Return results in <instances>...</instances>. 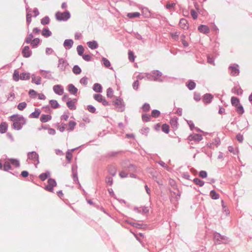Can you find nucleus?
Wrapping results in <instances>:
<instances>
[{
  "mask_svg": "<svg viewBox=\"0 0 252 252\" xmlns=\"http://www.w3.org/2000/svg\"><path fill=\"white\" fill-rule=\"evenodd\" d=\"M28 159L32 160L33 161V163L36 168L37 167V165L39 163V155L35 151H32L28 152L27 154Z\"/></svg>",
  "mask_w": 252,
  "mask_h": 252,
  "instance_id": "3",
  "label": "nucleus"
},
{
  "mask_svg": "<svg viewBox=\"0 0 252 252\" xmlns=\"http://www.w3.org/2000/svg\"><path fill=\"white\" fill-rule=\"evenodd\" d=\"M8 160L10 161V163L11 165L14 166L16 168H18L20 166V161L19 159L17 158H8Z\"/></svg>",
  "mask_w": 252,
  "mask_h": 252,
  "instance_id": "29",
  "label": "nucleus"
},
{
  "mask_svg": "<svg viewBox=\"0 0 252 252\" xmlns=\"http://www.w3.org/2000/svg\"><path fill=\"white\" fill-rule=\"evenodd\" d=\"M77 101L76 99H71L70 98H68V101L66 102L67 106L70 110H74L76 109V106L75 103Z\"/></svg>",
  "mask_w": 252,
  "mask_h": 252,
  "instance_id": "13",
  "label": "nucleus"
},
{
  "mask_svg": "<svg viewBox=\"0 0 252 252\" xmlns=\"http://www.w3.org/2000/svg\"><path fill=\"white\" fill-rule=\"evenodd\" d=\"M22 122H23V121L14 122H13V124L11 125V127L13 129L16 130H21L23 127V126L25 125V124H23Z\"/></svg>",
  "mask_w": 252,
  "mask_h": 252,
  "instance_id": "18",
  "label": "nucleus"
},
{
  "mask_svg": "<svg viewBox=\"0 0 252 252\" xmlns=\"http://www.w3.org/2000/svg\"><path fill=\"white\" fill-rule=\"evenodd\" d=\"M94 100L99 103H101L103 106H108L110 105L108 101L100 94H96L94 95Z\"/></svg>",
  "mask_w": 252,
  "mask_h": 252,
  "instance_id": "8",
  "label": "nucleus"
},
{
  "mask_svg": "<svg viewBox=\"0 0 252 252\" xmlns=\"http://www.w3.org/2000/svg\"><path fill=\"white\" fill-rule=\"evenodd\" d=\"M210 195L212 199L216 200L219 198L220 194L215 190H212L210 192Z\"/></svg>",
  "mask_w": 252,
  "mask_h": 252,
  "instance_id": "42",
  "label": "nucleus"
},
{
  "mask_svg": "<svg viewBox=\"0 0 252 252\" xmlns=\"http://www.w3.org/2000/svg\"><path fill=\"white\" fill-rule=\"evenodd\" d=\"M8 128V124L5 122H2L0 124V133L1 134L5 133Z\"/></svg>",
  "mask_w": 252,
  "mask_h": 252,
  "instance_id": "28",
  "label": "nucleus"
},
{
  "mask_svg": "<svg viewBox=\"0 0 252 252\" xmlns=\"http://www.w3.org/2000/svg\"><path fill=\"white\" fill-rule=\"evenodd\" d=\"M140 14L138 12L128 13L127 14V16L130 19H133L136 17H139Z\"/></svg>",
  "mask_w": 252,
  "mask_h": 252,
  "instance_id": "54",
  "label": "nucleus"
},
{
  "mask_svg": "<svg viewBox=\"0 0 252 252\" xmlns=\"http://www.w3.org/2000/svg\"><path fill=\"white\" fill-rule=\"evenodd\" d=\"M102 64L107 68H109L111 69H113V67H110L111 66V63L110 61L106 58L103 57L102 58Z\"/></svg>",
  "mask_w": 252,
  "mask_h": 252,
  "instance_id": "41",
  "label": "nucleus"
},
{
  "mask_svg": "<svg viewBox=\"0 0 252 252\" xmlns=\"http://www.w3.org/2000/svg\"><path fill=\"white\" fill-rule=\"evenodd\" d=\"M228 238L224 235H221L220 233L215 232L214 233V241L216 245H220L223 243V241H227Z\"/></svg>",
  "mask_w": 252,
  "mask_h": 252,
  "instance_id": "5",
  "label": "nucleus"
},
{
  "mask_svg": "<svg viewBox=\"0 0 252 252\" xmlns=\"http://www.w3.org/2000/svg\"><path fill=\"white\" fill-rule=\"evenodd\" d=\"M193 182L197 185H198L199 187H203L204 185L205 182L201 180V179L195 178L193 180Z\"/></svg>",
  "mask_w": 252,
  "mask_h": 252,
  "instance_id": "51",
  "label": "nucleus"
},
{
  "mask_svg": "<svg viewBox=\"0 0 252 252\" xmlns=\"http://www.w3.org/2000/svg\"><path fill=\"white\" fill-rule=\"evenodd\" d=\"M70 13L68 10L63 12L58 11L55 14L56 19L58 21H66L70 18Z\"/></svg>",
  "mask_w": 252,
  "mask_h": 252,
  "instance_id": "2",
  "label": "nucleus"
},
{
  "mask_svg": "<svg viewBox=\"0 0 252 252\" xmlns=\"http://www.w3.org/2000/svg\"><path fill=\"white\" fill-rule=\"evenodd\" d=\"M87 109L89 112L92 113H96V108L92 105H88Z\"/></svg>",
  "mask_w": 252,
  "mask_h": 252,
  "instance_id": "63",
  "label": "nucleus"
},
{
  "mask_svg": "<svg viewBox=\"0 0 252 252\" xmlns=\"http://www.w3.org/2000/svg\"><path fill=\"white\" fill-rule=\"evenodd\" d=\"M40 72H45L47 74L44 75V77L45 78L48 79H53V78L51 74V72L49 70H45L43 69H40Z\"/></svg>",
  "mask_w": 252,
  "mask_h": 252,
  "instance_id": "46",
  "label": "nucleus"
},
{
  "mask_svg": "<svg viewBox=\"0 0 252 252\" xmlns=\"http://www.w3.org/2000/svg\"><path fill=\"white\" fill-rule=\"evenodd\" d=\"M27 104L26 102H22L18 104V105H17V108L19 110L22 111L27 107Z\"/></svg>",
  "mask_w": 252,
  "mask_h": 252,
  "instance_id": "62",
  "label": "nucleus"
},
{
  "mask_svg": "<svg viewBox=\"0 0 252 252\" xmlns=\"http://www.w3.org/2000/svg\"><path fill=\"white\" fill-rule=\"evenodd\" d=\"M161 130L166 134H168L170 131V127L167 124H163L161 126Z\"/></svg>",
  "mask_w": 252,
  "mask_h": 252,
  "instance_id": "49",
  "label": "nucleus"
},
{
  "mask_svg": "<svg viewBox=\"0 0 252 252\" xmlns=\"http://www.w3.org/2000/svg\"><path fill=\"white\" fill-rule=\"evenodd\" d=\"M124 153L123 151H119L117 152H110L107 154V157L108 158H112L117 156L119 154Z\"/></svg>",
  "mask_w": 252,
  "mask_h": 252,
  "instance_id": "44",
  "label": "nucleus"
},
{
  "mask_svg": "<svg viewBox=\"0 0 252 252\" xmlns=\"http://www.w3.org/2000/svg\"><path fill=\"white\" fill-rule=\"evenodd\" d=\"M51 107L53 109H57L60 107V105L56 100L51 99L49 101Z\"/></svg>",
  "mask_w": 252,
  "mask_h": 252,
  "instance_id": "40",
  "label": "nucleus"
},
{
  "mask_svg": "<svg viewBox=\"0 0 252 252\" xmlns=\"http://www.w3.org/2000/svg\"><path fill=\"white\" fill-rule=\"evenodd\" d=\"M30 73L29 72H23L20 75V79L22 80H28L30 79Z\"/></svg>",
  "mask_w": 252,
  "mask_h": 252,
  "instance_id": "37",
  "label": "nucleus"
},
{
  "mask_svg": "<svg viewBox=\"0 0 252 252\" xmlns=\"http://www.w3.org/2000/svg\"><path fill=\"white\" fill-rule=\"evenodd\" d=\"M57 185L55 179L49 178L48 180V185L46 186L44 189L48 191L53 192L54 191V187H56Z\"/></svg>",
  "mask_w": 252,
  "mask_h": 252,
  "instance_id": "7",
  "label": "nucleus"
},
{
  "mask_svg": "<svg viewBox=\"0 0 252 252\" xmlns=\"http://www.w3.org/2000/svg\"><path fill=\"white\" fill-rule=\"evenodd\" d=\"M20 75L19 71L17 69H15L13 74V79L15 81H18L20 79Z\"/></svg>",
  "mask_w": 252,
  "mask_h": 252,
  "instance_id": "56",
  "label": "nucleus"
},
{
  "mask_svg": "<svg viewBox=\"0 0 252 252\" xmlns=\"http://www.w3.org/2000/svg\"><path fill=\"white\" fill-rule=\"evenodd\" d=\"M186 86L189 90L191 91L195 89L196 87V83L193 80H189L187 82Z\"/></svg>",
  "mask_w": 252,
  "mask_h": 252,
  "instance_id": "31",
  "label": "nucleus"
},
{
  "mask_svg": "<svg viewBox=\"0 0 252 252\" xmlns=\"http://www.w3.org/2000/svg\"><path fill=\"white\" fill-rule=\"evenodd\" d=\"M236 67L234 66H230L229 69L230 70V75L233 76H238L240 73V70L238 68V65L236 64Z\"/></svg>",
  "mask_w": 252,
  "mask_h": 252,
  "instance_id": "15",
  "label": "nucleus"
},
{
  "mask_svg": "<svg viewBox=\"0 0 252 252\" xmlns=\"http://www.w3.org/2000/svg\"><path fill=\"white\" fill-rule=\"evenodd\" d=\"M93 90L98 93H101L102 92V87L101 84L96 83H95L93 87Z\"/></svg>",
  "mask_w": 252,
  "mask_h": 252,
  "instance_id": "33",
  "label": "nucleus"
},
{
  "mask_svg": "<svg viewBox=\"0 0 252 252\" xmlns=\"http://www.w3.org/2000/svg\"><path fill=\"white\" fill-rule=\"evenodd\" d=\"M77 149H78V148H74L70 150H68L66 153V159L68 163H70L71 162V159L72 158V153Z\"/></svg>",
  "mask_w": 252,
  "mask_h": 252,
  "instance_id": "26",
  "label": "nucleus"
},
{
  "mask_svg": "<svg viewBox=\"0 0 252 252\" xmlns=\"http://www.w3.org/2000/svg\"><path fill=\"white\" fill-rule=\"evenodd\" d=\"M40 42V40L39 38L36 37L33 39L32 40V42H30L31 46L33 48H36Z\"/></svg>",
  "mask_w": 252,
  "mask_h": 252,
  "instance_id": "39",
  "label": "nucleus"
},
{
  "mask_svg": "<svg viewBox=\"0 0 252 252\" xmlns=\"http://www.w3.org/2000/svg\"><path fill=\"white\" fill-rule=\"evenodd\" d=\"M41 34L45 37H48L52 35V32L49 30L48 27H46L43 29Z\"/></svg>",
  "mask_w": 252,
  "mask_h": 252,
  "instance_id": "34",
  "label": "nucleus"
},
{
  "mask_svg": "<svg viewBox=\"0 0 252 252\" xmlns=\"http://www.w3.org/2000/svg\"><path fill=\"white\" fill-rule=\"evenodd\" d=\"M178 118L176 117H174L172 118L170 120V124L171 126V127L174 129L176 130L178 128Z\"/></svg>",
  "mask_w": 252,
  "mask_h": 252,
  "instance_id": "23",
  "label": "nucleus"
},
{
  "mask_svg": "<svg viewBox=\"0 0 252 252\" xmlns=\"http://www.w3.org/2000/svg\"><path fill=\"white\" fill-rule=\"evenodd\" d=\"M123 168L124 169L127 170L129 172H138L137 166L133 164H129L126 166L124 167Z\"/></svg>",
  "mask_w": 252,
  "mask_h": 252,
  "instance_id": "16",
  "label": "nucleus"
},
{
  "mask_svg": "<svg viewBox=\"0 0 252 252\" xmlns=\"http://www.w3.org/2000/svg\"><path fill=\"white\" fill-rule=\"evenodd\" d=\"M53 91L57 94L61 95L63 94L64 89L61 85H56L53 86Z\"/></svg>",
  "mask_w": 252,
  "mask_h": 252,
  "instance_id": "14",
  "label": "nucleus"
},
{
  "mask_svg": "<svg viewBox=\"0 0 252 252\" xmlns=\"http://www.w3.org/2000/svg\"><path fill=\"white\" fill-rule=\"evenodd\" d=\"M87 44L88 47L92 50L96 49L98 47V43L95 40L88 41Z\"/></svg>",
  "mask_w": 252,
  "mask_h": 252,
  "instance_id": "27",
  "label": "nucleus"
},
{
  "mask_svg": "<svg viewBox=\"0 0 252 252\" xmlns=\"http://www.w3.org/2000/svg\"><path fill=\"white\" fill-rule=\"evenodd\" d=\"M147 75L152 77L155 81L159 82H162L163 81V79L161 78L162 75V73L159 70H153L151 73H147Z\"/></svg>",
  "mask_w": 252,
  "mask_h": 252,
  "instance_id": "4",
  "label": "nucleus"
},
{
  "mask_svg": "<svg viewBox=\"0 0 252 252\" xmlns=\"http://www.w3.org/2000/svg\"><path fill=\"white\" fill-rule=\"evenodd\" d=\"M28 34L27 37L25 38V42L27 44H30V42H32V40L33 37V35L32 33H29V31H28Z\"/></svg>",
  "mask_w": 252,
  "mask_h": 252,
  "instance_id": "57",
  "label": "nucleus"
},
{
  "mask_svg": "<svg viewBox=\"0 0 252 252\" xmlns=\"http://www.w3.org/2000/svg\"><path fill=\"white\" fill-rule=\"evenodd\" d=\"M41 113V110L38 108H35L34 111L30 114L31 118H38Z\"/></svg>",
  "mask_w": 252,
  "mask_h": 252,
  "instance_id": "30",
  "label": "nucleus"
},
{
  "mask_svg": "<svg viewBox=\"0 0 252 252\" xmlns=\"http://www.w3.org/2000/svg\"><path fill=\"white\" fill-rule=\"evenodd\" d=\"M77 51L78 53V54L80 56H82L84 55V48L83 46L82 45H79L77 47Z\"/></svg>",
  "mask_w": 252,
  "mask_h": 252,
  "instance_id": "53",
  "label": "nucleus"
},
{
  "mask_svg": "<svg viewBox=\"0 0 252 252\" xmlns=\"http://www.w3.org/2000/svg\"><path fill=\"white\" fill-rule=\"evenodd\" d=\"M141 108L142 109L143 111L144 112H148L150 109V104L148 103H145L142 105Z\"/></svg>",
  "mask_w": 252,
  "mask_h": 252,
  "instance_id": "64",
  "label": "nucleus"
},
{
  "mask_svg": "<svg viewBox=\"0 0 252 252\" xmlns=\"http://www.w3.org/2000/svg\"><path fill=\"white\" fill-rule=\"evenodd\" d=\"M213 98V95L209 93L205 94L202 97V101L204 103H210Z\"/></svg>",
  "mask_w": 252,
  "mask_h": 252,
  "instance_id": "17",
  "label": "nucleus"
},
{
  "mask_svg": "<svg viewBox=\"0 0 252 252\" xmlns=\"http://www.w3.org/2000/svg\"><path fill=\"white\" fill-rule=\"evenodd\" d=\"M10 120L13 122L23 121V124L27 123V119L24 116L17 114L11 115L10 117Z\"/></svg>",
  "mask_w": 252,
  "mask_h": 252,
  "instance_id": "9",
  "label": "nucleus"
},
{
  "mask_svg": "<svg viewBox=\"0 0 252 252\" xmlns=\"http://www.w3.org/2000/svg\"><path fill=\"white\" fill-rule=\"evenodd\" d=\"M12 169L13 168L10 162L7 161H5L3 164V170L9 172L10 171H9V170Z\"/></svg>",
  "mask_w": 252,
  "mask_h": 252,
  "instance_id": "38",
  "label": "nucleus"
},
{
  "mask_svg": "<svg viewBox=\"0 0 252 252\" xmlns=\"http://www.w3.org/2000/svg\"><path fill=\"white\" fill-rule=\"evenodd\" d=\"M73 44V40L71 39H65L63 42V46L66 50L70 49L72 48Z\"/></svg>",
  "mask_w": 252,
  "mask_h": 252,
  "instance_id": "21",
  "label": "nucleus"
},
{
  "mask_svg": "<svg viewBox=\"0 0 252 252\" xmlns=\"http://www.w3.org/2000/svg\"><path fill=\"white\" fill-rule=\"evenodd\" d=\"M68 91L73 95H75L78 92V89L72 84H69L67 86Z\"/></svg>",
  "mask_w": 252,
  "mask_h": 252,
  "instance_id": "20",
  "label": "nucleus"
},
{
  "mask_svg": "<svg viewBox=\"0 0 252 252\" xmlns=\"http://www.w3.org/2000/svg\"><path fill=\"white\" fill-rule=\"evenodd\" d=\"M52 119V116L50 114H42L40 118V121L43 123H45L51 120Z\"/></svg>",
  "mask_w": 252,
  "mask_h": 252,
  "instance_id": "25",
  "label": "nucleus"
},
{
  "mask_svg": "<svg viewBox=\"0 0 252 252\" xmlns=\"http://www.w3.org/2000/svg\"><path fill=\"white\" fill-rule=\"evenodd\" d=\"M50 22V18L48 16H46L41 20V24L42 25H48Z\"/></svg>",
  "mask_w": 252,
  "mask_h": 252,
  "instance_id": "58",
  "label": "nucleus"
},
{
  "mask_svg": "<svg viewBox=\"0 0 252 252\" xmlns=\"http://www.w3.org/2000/svg\"><path fill=\"white\" fill-rule=\"evenodd\" d=\"M231 92L237 95H242L243 94V91L240 87H239L238 88H237L236 87H235L232 89Z\"/></svg>",
  "mask_w": 252,
  "mask_h": 252,
  "instance_id": "36",
  "label": "nucleus"
},
{
  "mask_svg": "<svg viewBox=\"0 0 252 252\" xmlns=\"http://www.w3.org/2000/svg\"><path fill=\"white\" fill-rule=\"evenodd\" d=\"M112 105L116 107L118 111L124 112L125 110V104L123 98L120 97H116L115 100L112 101Z\"/></svg>",
  "mask_w": 252,
  "mask_h": 252,
  "instance_id": "1",
  "label": "nucleus"
},
{
  "mask_svg": "<svg viewBox=\"0 0 252 252\" xmlns=\"http://www.w3.org/2000/svg\"><path fill=\"white\" fill-rule=\"evenodd\" d=\"M72 71L75 74L78 75L81 73L82 70L79 65H74L72 68Z\"/></svg>",
  "mask_w": 252,
  "mask_h": 252,
  "instance_id": "48",
  "label": "nucleus"
},
{
  "mask_svg": "<svg viewBox=\"0 0 252 252\" xmlns=\"http://www.w3.org/2000/svg\"><path fill=\"white\" fill-rule=\"evenodd\" d=\"M50 176V172L49 171H47L45 173H41L39 176V178L42 181H44Z\"/></svg>",
  "mask_w": 252,
  "mask_h": 252,
  "instance_id": "35",
  "label": "nucleus"
},
{
  "mask_svg": "<svg viewBox=\"0 0 252 252\" xmlns=\"http://www.w3.org/2000/svg\"><path fill=\"white\" fill-rule=\"evenodd\" d=\"M203 139L202 136L200 134H191L188 137V139L189 141L193 140L195 142H199Z\"/></svg>",
  "mask_w": 252,
  "mask_h": 252,
  "instance_id": "11",
  "label": "nucleus"
},
{
  "mask_svg": "<svg viewBox=\"0 0 252 252\" xmlns=\"http://www.w3.org/2000/svg\"><path fill=\"white\" fill-rule=\"evenodd\" d=\"M143 15L146 18H148L151 16V12L149 9L147 7H144L142 9Z\"/></svg>",
  "mask_w": 252,
  "mask_h": 252,
  "instance_id": "50",
  "label": "nucleus"
},
{
  "mask_svg": "<svg viewBox=\"0 0 252 252\" xmlns=\"http://www.w3.org/2000/svg\"><path fill=\"white\" fill-rule=\"evenodd\" d=\"M142 120L144 122H148L151 120V117L146 113L143 114L142 115Z\"/></svg>",
  "mask_w": 252,
  "mask_h": 252,
  "instance_id": "60",
  "label": "nucleus"
},
{
  "mask_svg": "<svg viewBox=\"0 0 252 252\" xmlns=\"http://www.w3.org/2000/svg\"><path fill=\"white\" fill-rule=\"evenodd\" d=\"M231 102L232 106L235 107L240 104V100L239 98L235 96H232L231 98Z\"/></svg>",
  "mask_w": 252,
  "mask_h": 252,
  "instance_id": "43",
  "label": "nucleus"
},
{
  "mask_svg": "<svg viewBox=\"0 0 252 252\" xmlns=\"http://www.w3.org/2000/svg\"><path fill=\"white\" fill-rule=\"evenodd\" d=\"M22 54L24 58H29L32 56V51L29 46H25L22 50Z\"/></svg>",
  "mask_w": 252,
  "mask_h": 252,
  "instance_id": "12",
  "label": "nucleus"
},
{
  "mask_svg": "<svg viewBox=\"0 0 252 252\" xmlns=\"http://www.w3.org/2000/svg\"><path fill=\"white\" fill-rule=\"evenodd\" d=\"M221 206L222 207V211L223 212L225 213L226 215L227 216L229 214L230 212L229 211L226 206V205H225L224 202L223 200L221 201Z\"/></svg>",
  "mask_w": 252,
  "mask_h": 252,
  "instance_id": "52",
  "label": "nucleus"
},
{
  "mask_svg": "<svg viewBox=\"0 0 252 252\" xmlns=\"http://www.w3.org/2000/svg\"><path fill=\"white\" fill-rule=\"evenodd\" d=\"M179 26L181 28L184 30L188 29L189 28L188 22L185 18H182L180 19Z\"/></svg>",
  "mask_w": 252,
  "mask_h": 252,
  "instance_id": "24",
  "label": "nucleus"
},
{
  "mask_svg": "<svg viewBox=\"0 0 252 252\" xmlns=\"http://www.w3.org/2000/svg\"><path fill=\"white\" fill-rule=\"evenodd\" d=\"M32 82L37 85L41 84V78L40 76L36 77L34 74L32 75Z\"/></svg>",
  "mask_w": 252,
  "mask_h": 252,
  "instance_id": "32",
  "label": "nucleus"
},
{
  "mask_svg": "<svg viewBox=\"0 0 252 252\" xmlns=\"http://www.w3.org/2000/svg\"><path fill=\"white\" fill-rule=\"evenodd\" d=\"M198 30L201 33H203L204 34H207L210 32L209 28L205 25H200L198 27Z\"/></svg>",
  "mask_w": 252,
  "mask_h": 252,
  "instance_id": "19",
  "label": "nucleus"
},
{
  "mask_svg": "<svg viewBox=\"0 0 252 252\" xmlns=\"http://www.w3.org/2000/svg\"><path fill=\"white\" fill-rule=\"evenodd\" d=\"M69 63L66 60L63 58H59L58 67L60 70L62 71H64L66 70V67L68 66Z\"/></svg>",
  "mask_w": 252,
  "mask_h": 252,
  "instance_id": "10",
  "label": "nucleus"
},
{
  "mask_svg": "<svg viewBox=\"0 0 252 252\" xmlns=\"http://www.w3.org/2000/svg\"><path fill=\"white\" fill-rule=\"evenodd\" d=\"M107 170L108 173L112 176L114 177L116 174L117 169L116 167L113 165H109L107 167Z\"/></svg>",
  "mask_w": 252,
  "mask_h": 252,
  "instance_id": "22",
  "label": "nucleus"
},
{
  "mask_svg": "<svg viewBox=\"0 0 252 252\" xmlns=\"http://www.w3.org/2000/svg\"><path fill=\"white\" fill-rule=\"evenodd\" d=\"M160 112L157 109H154L152 111L151 116L155 118H158L160 115Z\"/></svg>",
  "mask_w": 252,
  "mask_h": 252,
  "instance_id": "55",
  "label": "nucleus"
},
{
  "mask_svg": "<svg viewBox=\"0 0 252 252\" xmlns=\"http://www.w3.org/2000/svg\"><path fill=\"white\" fill-rule=\"evenodd\" d=\"M114 91L112 88H108L106 91V95L109 98H112L113 96Z\"/></svg>",
  "mask_w": 252,
  "mask_h": 252,
  "instance_id": "61",
  "label": "nucleus"
},
{
  "mask_svg": "<svg viewBox=\"0 0 252 252\" xmlns=\"http://www.w3.org/2000/svg\"><path fill=\"white\" fill-rule=\"evenodd\" d=\"M68 128L67 130L68 131H72L74 130L75 126L76 125V123L73 121H70L68 124Z\"/></svg>",
  "mask_w": 252,
  "mask_h": 252,
  "instance_id": "45",
  "label": "nucleus"
},
{
  "mask_svg": "<svg viewBox=\"0 0 252 252\" xmlns=\"http://www.w3.org/2000/svg\"><path fill=\"white\" fill-rule=\"evenodd\" d=\"M77 169L78 167L76 163H74L72 165V178L75 183L78 184L79 188H81V185L78 180Z\"/></svg>",
  "mask_w": 252,
  "mask_h": 252,
  "instance_id": "6",
  "label": "nucleus"
},
{
  "mask_svg": "<svg viewBox=\"0 0 252 252\" xmlns=\"http://www.w3.org/2000/svg\"><path fill=\"white\" fill-rule=\"evenodd\" d=\"M128 59L130 62H133L135 60V56L133 51H129L128 53Z\"/></svg>",
  "mask_w": 252,
  "mask_h": 252,
  "instance_id": "59",
  "label": "nucleus"
},
{
  "mask_svg": "<svg viewBox=\"0 0 252 252\" xmlns=\"http://www.w3.org/2000/svg\"><path fill=\"white\" fill-rule=\"evenodd\" d=\"M236 111L239 115H242L244 113V109L243 106L241 104H239L237 106H235Z\"/></svg>",
  "mask_w": 252,
  "mask_h": 252,
  "instance_id": "47",
  "label": "nucleus"
}]
</instances>
